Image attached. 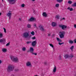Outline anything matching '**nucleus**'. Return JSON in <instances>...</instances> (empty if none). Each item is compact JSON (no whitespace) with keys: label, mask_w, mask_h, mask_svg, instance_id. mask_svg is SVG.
I'll return each instance as SVG.
<instances>
[{"label":"nucleus","mask_w":76,"mask_h":76,"mask_svg":"<svg viewBox=\"0 0 76 76\" xmlns=\"http://www.w3.org/2000/svg\"><path fill=\"white\" fill-rule=\"evenodd\" d=\"M34 27H36V28H37V25L35 23L34 24Z\"/></svg>","instance_id":"nucleus-43"},{"label":"nucleus","mask_w":76,"mask_h":76,"mask_svg":"<svg viewBox=\"0 0 76 76\" xmlns=\"http://www.w3.org/2000/svg\"><path fill=\"white\" fill-rule=\"evenodd\" d=\"M1 61L0 60V64H1Z\"/></svg>","instance_id":"nucleus-52"},{"label":"nucleus","mask_w":76,"mask_h":76,"mask_svg":"<svg viewBox=\"0 0 76 76\" xmlns=\"http://www.w3.org/2000/svg\"><path fill=\"white\" fill-rule=\"evenodd\" d=\"M55 6L56 7H59V4H56Z\"/></svg>","instance_id":"nucleus-29"},{"label":"nucleus","mask_w":76,"mask_h":76,"mask_svg":"<svg viewBox=\"0 0 76 76\" xmlns=\"http://www.w3.org/2000/svg\"><path fill=\"white\" fill-rule=\"evenodd\" d=\"M74 28H76V24H75L74 25Z\"/></svg>","instance_id":"nucleus-49"},{"label":"nucleus","mask_w":76,"mask_h":76,"mask_svg":"<svg viewBox=\"0 0 76 76\" xmlns=\"http://www.w3.org/2000/svg\"><path fill=\"white\" fill-rule=\"evenodd\" d=\"M31 35H35V32L34 31H32L31 33Z\"/></svg>","instance_id":"nucleus-25"},{"label":"nucleus","mask_w":76,"mask_h":76,"mask_svg":"<svg viewBox=\"0 0 76 76\" xmlns=\"http://www.w3.org/2000/svg\"><path fill=\"white\" fill-rule=\"evenodd\" d=\"M10 58L12 61H18V58L17 57H15V56H11L10 57Z\"/></svg>","instance_id":"nucleus-3"},{"label":"nucleus","mask_w":76,"mask_h":76,"mask_svg":"<svg viewBox=\"0 0 76 76\" xmlns=\"http://www.w3.org/2000/svg\"><path fill=\"white\" fill-rule=\"evenodd\" d=\"M68 3H69V4H72V2L70 1H69L68 2Z\"/></svg>","instance_id":"nucleus-39"},{"label":"nucleus","mask_w":76,"mask_h":76,"mask_svg":"<svg viewBox=\"0 0 76 76\" xmlns=\"http://www.w3.org/2000/svg\"><path fill=\"white\" fill-rule=\"evenodd\" d=\"M73 57H74V56H73V54H72V53H71L70 55L69 56V57L70 58H73Z\"/></svg>","instance_id":"nucleus-21"},{"label":"nucleus","mask_w":76,"mask_h":76,"mask_svg":"<svg viewBox=\"0 0 76 76\" xmlns=\"http://www.w3.org/2000/svg\"><path fill=\"white\" fill-rule=\"evenodd\" d=\"M2 1H3V0H2Z\"/></svg>","instance_id":"nucleus-60"},{"label":"nucleus","mask_w":76,"mask_h":76,"mask_svg":"<svg viewBox=\"0 0 76 76\" xmlns=\"http://www.w3.org/2000/svg\"><path fill=\"white\" fill-rule=\"evenodd\" d=\"M56 39L58 41H59V42H61V40L58 37H57Z\"/></svg>","instance_id":"nucleus-18"},{"label":"nucleus","mask_w":76,"mask_h":76,"mask_svg":"<svg viewBox=\"0 0 76 76\" xmlns=\"http://www.w3.org/2000/svg\"><path fill=\"white\" fill-rule=\"evenodd\" d=\"M52 25L53 27H55V26H56V23L54 22H53L52 23Z\"/></svg>","instance_id":"nucleus-15"},{"label":"nucleus","mask_w":76,"mask_h":76,"mask_svg":"<svg viewBox=\"0 0 76 76\" xmlns=\"http://www.w3.org/2000/svg\"><path fill=\"white\" fill-rule=\"evenodd\" d=\"M59 37L61 38H64V34H59Z\"/></svg>","instance_id":"nucleus-14"},{"label":"nucleus","mask_w":76,"mask_h":76,"mask_svg":"<svg viewBox=\"0 0 76 76\" xmlns=\"http://www.w3.org/2000/svg\"><path fill=\"white\" fill-rule=\"evenodd\" d=\"M64 57L65 59H66L67 58H68V57H69V55L68 54L65 55L64 56Z\"/></svg>","instance_id":"nucleus-16"},{"label":"nucleus","mask_w":76,"mask_h":76,"mask_svg":"<svg viewBox=\"0 0 76 76\" xmlns=\"http://www.w3.org/2000/svg\"><path fill=\"white\" fill-rule=\"evenodd\" d=\"M73 48H74V46H72L70 48V50H72Z\"/></svg>","instance_id":"nucleus-30"},{"label":"nucleus","mask_w":76,"mask_h":76,"mask_svg":"<svg viewBox=\"0 0 76 76\" xmlns=\"http://www.w3.org/2000/svg\"><path fill=\"white\" fill-rule=\"evenodd\" d=\"M15 69V66L13 65H10L8 66L7 68V71L8 72H10L13 71Z\"/></svg>","instance_id":"nucleus-2"},{"label":"nucleus","mask_w":76,"mask_h":76,"mask_svg":"<svg viewBox=\"0 0 76 76\" xmlns=\"http://www.w3.org/2000/svg\"><path fill=\"white\" fill-rule=\"evenodd\" d=\"M58 59H59V60H61V56H59Z\"/></svg>","instance_id":"nucleus-41"},{"label":"nucleus","mask_w":76,"mask_h":76,"mask_svg":"<svg viewBox=\"0 0 76 76\" xmlns=\"http://www.w3.org/2000/svg\"><path fill=\"white\" fill-rule=\"evenodd\" d=\"M5 41V39H0V42H4Z\"/></svg>","instance_id":"nucleus-20"},{"label":"nucleus","mask_w":76,"mask_h":76,"mask_svg":"<svg viewBox=\"0 0 76 76\" xmlns=\"http://www.w3.org/2000/svg\"><path fill=\"white\" fill-rule=\"evenodd\" d=\"M39 27L40 28V30H41L42 31H44V27L43 26H41V25H40L39 26Z\"/></svg>","instance_id":"nucleus-9"},{"label":"nucleus","mask_w":76,"mask_h":76,"mask_svg":"<svg viewBox=\"0 0 76 76\" xmlns=\"http://www.w3.org/2000/svg\"><path fill=\"white\" fill-rule=\"evenodd\" d=\"M55 36V34H53L52 36V38H54Z\"/></svg>","instance_id":"nucleus-44"},{"label":"nucleus","mask_w":76,"mask_h":76,"mask_svg":"<svg viewBox=\"0 0 76 76\" xmlns=\"http://www.w3.org/2000/svg\"><path fill=\"white\" fill-rule=\"evenodd\" d=\"M35 38H36V37L35 36H34L32 38V39H35Z\"/></svg>","instance_id":"nucleus-47"},{"label":"nucleus","mask_w":76,"mask_h":76,"mask_svg":"<svg viewBox=\"0 0 76 76\" xmlns=\"http://www.w3.org/2000/svg\"><path fill=\"white\" fill-rule=\"evenodd\" d=\"M33 13H36V11H35V10H34V11H33Z\"/></svg>","instance_id":"nucleus-48"},{"label":"nucleus","mask_w":76,"mask_h":76,"mask_svg":"<svg viewBox=\"0 0 76 76\" xmlns=\"http://www.w3.org/2000/svg\"><path fill=\"white\" fill-rule=\"evenodd\" d=\"M44 64L45 65H47V62H45Z\"/></svg>","instance_id":"nucleus-51"},{"label":"nucleus","mask_w":76,"mask_h":76,"mask_svg":"<svg viewBox=\"0 0 76 76\" xmlns=\"http://www.w3.org/2000/svg\"><path fill=\"white\" fill-rule=\"evenodd\" d=\"M29 50H28L27 51V53H29Z\"/></svg>","instance_id":"nucleus-56"},{"label":"nucleus","mask_w":76,"mask_h":76,"mask_svg":"<svg viewBox=\"0 0 76 76\" xmlns=\"http://www.w3.org/2000/svg\"><path fill=\"white\" fill-rule=\"evenodd\" d=\"M34 50V48H33L31 47L30 48V49L29 50V52H30V53H32Z\"/></svg>","instance_id":"nucleus-10"},{"label":"nucleus","mask_w":76,"mask_h":76,"mask_svg":"<svg viewBox=\"0 0 76 76\" xmlns=\"http://www.w3.org/2000/svg\"><path fill=\"white\" fill-rule=\"evenodd\" d=\"M22 50L23 51H25L26 50V48L25 47H23L22 48Z\"/></svg>","instance_id":"nucleus-19"},{"label":"nucleus","mask_w":76,"mask_h":76,"mask_svg":"<svg viewBox=\"0 0 76 76\" xmlns=\"http://www.w3.org/2000/svg\"><path fill=\"white\" fill-rule=\"evenodd\" d=\"M67 9L68 10H69L70 11H73V8H70V7H68Z\"/></svg>","instance_id":"nucleus-13"},{"label":"nucleus","mask_w":76,"mask_h":76,"mask_svg":"<svg viewBox=\"0 0 76 76\" xmlns=\"http://www.w3.org/2000/svg\"><path fill=\"white\" fill-rule=\"evenodd\" d=\"M1 13L0 12V16H1Z\"/></svg>","instance_id":"nucleus-55"},{"label":"nucleus","mask_w":76,"mask_h":76,"mask_svg":"<svg viewBox=\"0 0 76 76\" xmlns=\"http://www.w3.org/2000/svg\"><path fill=\"white\" fill-rule=\"evenodd\" d=\"M3 37V34L0 33V38H1Z\"/></svg>","instance_id":"nucleus-34"},{"label":"nucleus","mask_w":76,"mask_h":76,"mask_svg":"<svg viewBox=\"0 0 76 76\" xmlns=\"http://www.w3.org/2000/svg\"><path fill=\"white\" fill-rule=\"evenodd\" d=\"M62 32L60 31V32H59V34H62Z\"/></svg>","instance_id":"nucleus-54"},{"label":"nucleus","mask_w":76,"mask_h":76,"mask_svg":"<svg viewBox=\"0 0 76 76\" xmlns=\"http://www.w3.org/2000/svg\"><path fill=\"white\" fill-rule=\"evenodd\" d=\"M74 43H75V44H76V39H74Z\"/></svg>","instance_id":"nucleus-46"},{"label":"nucleus","mask_w":76,"mask_h":76,"mask_svg":"<svg viewBox=\"0 0 76 76\" xmlns=\"http://www.w3.org/2000/svg\"><path fill=\"white\" fill-rule=\"evenodd\" d=\"M32 1H35V0H32Z\"/></svg>","instance_id":"nucleus-57"},{"label":"nucleus","mask_w":76,"mask_h":76,"mask_svg":"<svg viewBox=\"0 0 76 76\" xmlns=\"http://www.w3.org/2000/svg\"><path fill=\"white\" fill-rule=\"evenodd\" d=\"M26 65L27 66H32V65H31V62H30L28 61L27 62V63L26 64Z\"/></svg>","instance_id":"nucleus-11"},{"label":"nucleus","mask_w":76,"mask_h":76,"mask_svg":"<svg viewBox=\"0 0 76 76\" xmlns=\"http://www.w3.org/2000/svg\"><path fill=\"white\" fill-rule=\"evenodd\" d=\"M10 42H8V43H7L6 45V46H9V45H10Z\"/></svg>","instance_id":"nucleus-35"},{"label":"nucleus","mask_w":76,"mask_h":76,"mask_svg":"<svg viewBox=\"0 0 76 76\" xmlns=\"http://www.w3.org/2000/svg\"><path fill=\"white\" fill-rule=\"evenodd\" d=\"M9 12H12V11H9Z\"/></svg>","instance_id":"nucleus-58"},{"label":"nucleus","mask_w":76,"mask_h":76,"mask_svg":"<svg viewBox=\"0 0 76 76\" xmlns=\"http://www.w3.org/2000/svg\"><path fill=\"white\" fill-rule=\"evenodd\" d=\"M19 69H15V72H19Z\"/></svg>","instance_id":"nucleus-42"},{"label":"nucleus","mask_w":76,"mask_h":76,"mask_svg":"<svg viewBox=\"0 0 76 76\" xmlns=\"http://www.w3.org/2000/svg\"><path fill=\"white\" fill-rule=\"evenodd\" d=\"M42 16H44L45 17H47V15L46 13V12H44L43 13Z\"/></svg>","instance_id":"nucleus-17"},{"label":"nucleus","mask_w":76,"mask_h":76,"mask_svg":"<svg viewBox=\"0 0 76 76\" xmlns=\"http://www.w3.org/2000/svg\"><path fill=\"white\" fill-rule=\"evenodd\" d=\"M16 0H7V1L11 4H15Z\"/></svg>","instance_id":"nucleus-4"},{"label":"nucleus","mask_w":76,"mask_h":76,"mask_svg":"<svg viewBox=\"0 0 76 76\" xmlns=\"http://www.w3.org/2000/svg\"><path fill=\"white\" fill-rule=\"evenodd\" d=\"M27 26L28 28H31V26L29 24H28Z\"/></svg>","instance_id":"nucleus-24"},{"label":"nucleus","mask_w":76,"mask_h":76,"mask_svg":"<svg viewBox=\"0 0 76 76\" xmlns=\"http://www.w3.org/2000/svg\"><path fill=\"white\" fill-rule=\"evenodd\" d=\"M74 76H76V75H75Z\"/></svg>","instance_id":"nucleus-61"},{"label":"nucleus","mask_w":76,"mask_h":76,"mask_svg":"<svg viewBox=\"0 0 76 76\" xmlns=\"http://www.w3.org/2000/svg\"><path fill=\"white\" fill-rule=\"evenodd\" d=\"M57 1L59 3H61L63 1V0H57Z\"/></svg>","instance_id":"nucleus-26"},{"label":"nucleus","mask_w":76,"mask_h":76,"mask_svg":"<svg viewBox=\"0 0 76 76\" xmlns=\"http://www.w3.org/2000/svg\"><path fill=\"white\" fill-rule=\"evenodd\" d=\"M56 71H57V69L56 68V66L55 65L53 72L54 73H56Z\"/></svg>","instance_id":"nucleus-12"},{"label":"nucleus","mask_w":76,"mask_h":76,"mask_svg":"<svg viewBox=\"0 0 76 76\" xmlns=\"http://www.w3.org/2000/svg\"><path fill=\"white\" fill-rule=\"evenodd\" d=\"M61 34H62L64 35V34H65V32L64 31H63L62 32Z\"/></svg>","instance_id":"nucleus-45"},{"label":"nucleus","mask_w":76,"mask_h":76,"mask_svg":"<svg viewBox=\"0 0 76 76\" xmlns=\"http://www.w3.org/2000/svg\"><path fill=\"white\" fill-rule=\"evenodd\" d=\"M65 19H66L65 18H63L60 20V21H61V20H65Z\"/></svg>","instance_id":"nucleus-38"},{"label":"nucleus","mask_w":76,"mask_h":76,"mask_svg":"<svg viewBox=\"0 0 76 76\" xmlns=\"http://www.w3.org/2000/svg\"><path fill=\"white\" fill-rule=\"evenodd\" d=\"M12 13L8 12L7 14V16H8L9 18V19H11V16H12Z\"/></svg>","instance_id":"nucleus-8"},{"label":"nucleus","mask_w":76,"mask_h":76,"mask_svg":"<svg viewBox=\"0 0 76 76\" xmlns=\"http://www.w3.org/2000/svg\"><path fill=\"white\" fill-rule=\"evenodd\" d=\"M59 26L60 28H61L63 30H64V29H66V28H67V26L64 25H59Z\"/></svg>","instance_id":"nucleus-5"},{"label":"nucleus","mask_w":76,"mask_h":76,"mask_svg":"<svg viewBox=\"0 0 76 76\" xmlns=\"http://www.w3.org/2000/svg\"><path fill=\"white\" fill-rule=\"evenodd\" d=\"M31 41H28L27 42H26V44H31Z\"/></svg>","instance_id":"nucleus-28"},{"label":"nucleus","mask_w":76,"mask_h":76,"mask_svg":"<svg viewBox=\"0 0 76 76\" xmlns=\"http://www.w3.org/2000/svg\"><path fill=\"white\" fill-rule=\"evenodd\" d=\"M34 20L36 21V19H35L34 18L31 17V18L28 20V21H34Z\"/></svg>","instance_id":"nucleus-7"},{"label":"nucleus","mask_w":76,"mask_h":76,"mask_svg":"<svg viewBox=\"0 0 76 76\" xmlns=\"http://www.w3.org/2000/svg\"><path fill=\"white\" fill-rule=\"evenodd\" d=\"M37 44V40H35L34 41H33L32 42L31 45L33 47H34L36 44Z\"/></svg>","instance_id":"nucleus-6"},{"label":"nucleus","mask_w":76,"mask_h":76,"mask_svg":"<svg viewBox=\"0 0 76 76\" xmlns=\"http://www.w3.org/2000/svg\"><path fill=\"white\" fill-rule=\"evenodd\" d=\"M50 36H51V34H48V37H50Z\"/></svg>","instance_id":"nucleus-50"},{"label":"nucleus","mask_w":76,"mask_h":76,"mask_svg":"<svg viewBox=\"0 0 76 76\" xmlns=\"http://www.w3.org/2000/svg\"><path fill=\"white\" fill-rule=\"evenodd\" d=\"M2 51L3 52H6L7 51V50L6 49L4 48L2 49Z\"/></svg>","instance_id":"nucleus-23"},{"label":"nucleus","mask_w":76,"mask_h":76,"mask_svg":"<svg viewBox=\"0 0 76 76\" xmlns=\"http://www.w3.org/2000/svg\"><path fill=\"white\" fill-rule=\"evenodd\" d=\"M21 6L23 8L24 7H25V4H21Z\"/></svg>","instance_id":"nucleus-37"},{"label":"nucleus","mask_w":76,"mask_h":76,"mask_svg":"<svg viewBox=\"0 0 76 76\" xmlns=\"http://www.w3.org/2000/svg\"><path fill=\"white\" fill-rule=\"evenodd\" d=\"M72 7H76V3H75L73 4L72 5Z\"/></svg>","instance_id":"nucleus-22"},{"label":"nucleus","mask_w":76,"mask_h":76,"mask_svg":"<svg viewBox=\"0 0 76 76\" xmlns=\"http://www.w3.org/2000/svg\"><path fill=\"white\" fill-rule=\"evenodd\" d=\"M34 76H38V75H35Z\"/></svg>","instance_id":"nucleus-59"},{"label":"nucleus","mask_w":76,"mask_h":76,"mask_svg":"<svg viewBox=\"0 0 76 76\" xmlns=\"http://www.w3.org/2000/svg\"><path fill=\"white\" fill-rule=\"evenodd\" d=\"M59 18H60V17L58 16V15H56V16L55 17V18H56L57 19H60Z\"/></svg>","instance_id":"nucleus-27"},{"label":"nucleus","mask_w":76,"mask_h":76,"mask_svg":"<svg viewBox=\"0 0 76 76\" xmlns=\"http://www.w3.org/2000/svg\"><path fill=\"white\" fill-rule=\"evenodd\" d=\"M31 53L32 55H35V56H37V53L32 52V53Z\"/></svg>","instance_id":"nucleus-33"},{"label":"nucleus","mask_w":76,"mask_h":76,"mask_svg":"<svg viewBox=\"0 0 76 76\" xmlns=\"http://www.w3.org/2000/svg\"><path fill=\"white\" fill-rule=\"evenodd\" d=\"M58 44L60 45H62V44H64V42L62 43H60V42H59L58 43Z\"/></svg>","instance_id":"nucleus-36"},{"label":"nucleus","mask_w":76,"mask_h":76,"mask_svg":"<svg viewBox=\"0 0 76 76\" xmlns=\"http://www.w3.org/2000/svg\"><path fill=\"white\" fill-rule=\"evenodd\" d=\"M19 20H21V18H19Z\"/></svg>","instance_id":"nucleus-53"},{"label":"nucleus","mask_w":76,"mask_h":76,"mask_svg":"<svg viewBox=\"0 0 76 76\" xmlns=\"http://www.w3.org/2000/svg\"><path fill=\"white\" fill-rule=\"evenodd\" d=\"M69 42L70 44H73V41L72 40H69Z\"/></svg>","instance_id":"nucleus-31"},{"label":"nucleus","mask_w":76,"mask_h":76,"mask_svg":"<svg viewBox=\"0 0 76 76\" xmlns=\"http://www.w3.org/2000/svg\"><path fill=\"white\" fill-rule=\"evenodd\" d=\"M50 46H51V47H52V48H53V49H54V45L51 44H49Z\"/></svg>","instance_id":"nucleus-32"},{"label":"nucleus","mask_w":76,"mask_h":76,"mask_svg":"<svg viewBox=\"0 0 76 76\" xmlns=\"http://www.w3.org/2000/svg\"><path fill=\"white\" fill-rule=\"evenodd\" d=\"M23 37L24 38H25V39H30V38H31V36H29V33L27 32H25L24 33L23 35Z\"/></svg>","instance_id":"nucleus-1"},{"label":"nucleus","mask_w":76,"mask_h":76,"mask_svg":"<svg viewBox=\"0 0 76 76\" xmlns=\"http://www.w3.org/2000/svg\"><path fill=\"white\" fill-rule=\"evenodd\" d=\"M3 28L4 30V32H6V28Z\"/></svg>","instance_id":"nucleus-40"}]
</instances>
